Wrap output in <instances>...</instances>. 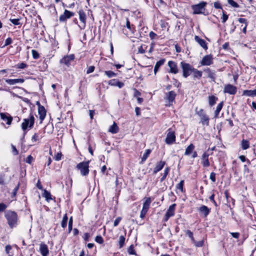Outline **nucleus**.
Instances as JSON below:
<instances>
[{"instance_id":"1","label":"nucleus","mask_w":256,"mask_h":256,"mask_svg":"<svg viewBox=\"0 0 256 256\" xmlns=\"http://www.w3.org/2000/svg\"><path fill=\"white\" fill-rule=\"evenodd\" d=\"M5 217L8 221V224L10 228L16 226L18 222V215L13 211H8L5 214Z\"/></svg>"},{"instance_id":"2","label":"nucleus","mask_w":256,"mask_h":256,"mask_svg":"<svg viewBox=\"0 0 256 256\" xmlns=\"http://www.w3.org/2000/svg\"><path fill=\"white\" fill-rule=\"evenodd\" d=\"M196 114L200 118V123H201L202 126H209V116L206 114L203 109H200L199 110L196 111Z\"/></svg>"},{"instance_id":"3","label":"nucleus","mask_w":256,"mask_h":256,"mask_svg":"<svg viewBox=\"0 0 256 256\" xmlns=\"http://www.w3.org/2000/svg\"><path fill=\"white\" fill-rule=\"evenodd\" d=\"M207 3L204 2L192 6V8L193 10L194 14H204L206 10L205 7Z\"/></svg>"},{"instance_id":"4","label":"nucleus","mask_w":256,"mask_h":256,"mask_svg":"<svg viewBox=\"0 0 256 256\" xmlns=\"http://www.w3.org/2000/svg\"><path fill=\"white\" fill-rule=\"evenodd\" d=\"M34 118L32 114H30L29 118H24V122L22 124V128L24 131H25L28 127L32 128L34 124Z\"/></svg>"},{"instance_id":"5","label":"nucleus","mask_w":256,"mask_h":256,"mask_svg":"<svg viewBox=\"0 0 256 256\" xmlns=\"http://www.w3.org/2000/svg\"><path fill=\"white\" fill-rule=\"evenodd\" d=\"M88 162H83L76 166V168L80 170V174L83 176H87L89 173Z\"/></svg>"},{"instance_id":"6","label":"nucleus","mask_w":256,"mask_h":256,"mask_svg":"<svg viewBox=\"0 0 256 256\" xmlns=\"http://www.w3.org/2000/svg\"><path fill=\"white\" fill-rule=\"evenodd\" d=\"M180 65L183 71V76L184 78H187L190 75L194 68L189 64L186 63L184 62H182Z\"/></svg>"},{"instance_id":"7","label":"nucleus","mask_w":256,"mask_h":256,"mask_svg":"<svg viewBox=\"0 0 256 256\" xmlns=\"http://www.w3.org/2000/svg\"><path fill=\"white\" fill-rule=\"evenodd\" d=\"M176 140V136L174 132L172 130V128H169L168 130L166 137L165 142L168 144H171L174 143Z\"/></svg>"},{"instance_id":"8","label":"nucleus","mask_w":256,"mask_h":256,"mask_svg":"<svg viewBox=\"0 0 256 256\" xmlns=\"http://www.w3.org/2000/svg\"><path fill=\"white\" fill-rule=\"evenodd\" d=\"M213 64V57L212 54H208L205 56L202 60L200 62V64L202 66H210Z\"/></svg>"},{"instance_id":"9","label":"nucleus","mask_w":256,"mask_h":256,"mask_svg":"<svg viewBox=\"0 0 256 256\" xmlns=\"http://www.w3.org/2000/svg\"><path fill=\"white\" fill-rule=\"evenodd\" d=\"M74 58L75 56L74 54H72L66 56H64L62 60H60V63L64 64L67 66H69L71 62L74 61Z\"/></svg>"},{"instance_id":"10","label":"nucleus","mask_w":256,"mask_h":256,"mask_svg":"<svg viewBox=\"0 0 256 256\" xmlns=\"http://www.w3.org/2000/svg\"><path fill=\"white\" fill-rule=\"evenodd\" d=\"M236 88L230 84H226L224 88V92L230 94H235L236 92Z\"/></svg>"},{"instance_id":"11","label":"nucleus","mask_w":256,"mask_h":256,"mask_svg":"<svg viewBox=\"0 0 256 256\" xmlns=\"http://www.w3.org/2000/svg\"><path fill=\"white\" fill-rule=\"evenodd\" d=\"M74 16V13L70 12L68 10H66L60 16V22H64L68 19L70 18L71 17Z\"/></svg>"},{"instance_id":"12","label":"nucleus","mask_w":256,"mask_h":256,"mask_svg":"<svg viewBox=\"0 0 256 256\" xmlns=\"http://www.w3.org/2000/svg\"><path fill=\"white\" fill-rule=\"evenodd\" d=\"M0 118L6 122L8 125H10L12 120V117L8 113H0Z\"/></svg>"},{"instance_id":"13","label":"nucleus","mask_w":256,"mask_h":256,"mask_svg":"<svg viewBox=\"0 0 256 256\" xmlns=\"http://www.w3.org/2000/svg\"><path fill=\"white\" fill-rule=\"evenodd\" d=\"M80 20L82 22V26H80L81 29H84L86 26V15L82 10H80L78 12Z\"/></svg>"},{"instance_id":"14","label":"nucleus","mask_w":256,"mask_h":256,"mask_svg":"<svg viewBox=\"0 0 256 256\" xmlns=\"http://www.w3.org/2000/svg\"><path fill=\"white\" fill-rule=\"evenodd\" d=\"M210 154L208 152H204L202 157V164L204 167H208L210 166V164L208 160V156Z\"/></svg>"},{"instance_id":"15","label":"nucleus","mask_w":256,"mask_h":256,"mask_svg":"<svg viewBox=\"0 0 256 256\" xmlns=\"http://www.w3.org/2000/svg\"><path fill=\"white\" fill-rule=\"evenodd\" d=\"M40 252L42 256H48L49 254V250L46 244L41 243L40 245Z\"/></svg>"},{"instance_id":"16","label":"nucleus","mask_w":256,"mask_h":256,"mask_svg":"<svg viewBox=\"0 0 256 256\" xmlns=\"http://www.w3.org/2000/svg\"><path fill=\"white\" fill-rule=\"evenodd\" d=\"M194 40L204 50H207L208 48L207 44L206 41L201 38L198 36H194Z\"/></svg>"},{"instance_id":"17","label":"nucleus","mask_w":256,"mask_h":256,"mask_svg":"<svg viewBox=\"0 0 256 256\" xmlns=\"http://www.w3.org/2000/svg\"><path fill=\"white\" fill-rule=\"evenodd\" d=\"M168 66L170 68V72L176 74L178 72L176 64L174 61H169Z\"/></svg>"},{"instance_id":"18","label":"nucleus","mask_w":256,"mask_h":256,"mask_svg":"<svg viewBox=\"0 0 256 256\" xmlns=\"http://www.w3.org/2000/svg\"><path fill=\"white\" fill-rule=\"evenodd\" d=\"M38 114L40 115V123L42 122L46 116V110L43 106H40L38 109Z\"/></svg>"},{"instance_id":"19","label":"nucleus","mask_w":256,"mask_h":256,"mask_svg":"<svg viewBox=\"0 0 256 256\" xmlns=\"http://www.w3.org/2000/svg\"><path fill=\"white\" fill-rule=\"evenodd\" d=\"M165 164L166 162L164 161L161 160L157 162L154 170V174H156L158 172L161 170Z\"/></svg>"},{"instance_id":"20","label":"nucleus","mask_w":256,"mask_h":256,"mask_svg":"<svg viewBox=\"0 0 256 256\" xmlns=\"http://www.w3.org/2000/svg\"><path fill=\"white\" fill-rule=\"evenodd\" d=\"M24 80L23 78L6 79V82L10 85H14L18 83H23Z\"/></svg>"},{"instance_id":"21","label":"nucleus","mask_w":256,"mask_h":256,"mask_svg":"<svg viewBox=\"0 0 256 256\" xmlns=\"http://www.w3.org/2000/svg\"><path fill=\"white\" fill-rule=\"evenodd\" d=\"M204 72L207 74V76L212 81L214 82L216 78L215 72L210 70L209 68L204 70Z\"/></svg>"},{"instance_id":"22","label":"nucleus","mask_w":256,"mask_h":256,"mask_svg":"<svg viewBox=\"0 0 256 256\" xmlns=\"http://www.w3.org/2000/svg\"><path fill=\"white\" fill-rule=\"evenodd\" d=\"M167 100H168L170 104V103L172 102L175 99V98L176 96V94L174 91H170L167 94Z\"/></svg>"},{"instance_id":"23","label":"nucleus","mask_w":256,"mask_h":256,"mask_svg":"<svg viewBox=\"0 0 256 256\" xmlns=\"http://www.w3.org/2000/svg\"><path fill=\"white\" fill-rule=\"evenodd\" d=\"M242 95L248 96H256V88L253 90H244L242 92Z\"/></svg>"},{"instance_id":"24","label":"nucleus","mask_w":256,"mask_h":256,"mask_svg":"<svg viewBox=\"0 0 256 256\" xmlns=\"http://www.w3.org/2000/svg\"><path fill=\"white\" fill-rule=\"evenodd\" d=\"M109 84L112 86H118L119 88H122L124 86L123 82L118 81L114 79L110 80L109 82Z\"/></svg>"},{"instance_id":"25","label":"nucleus","mask_w":256,"mask_h":256,"mask_svg":"<svg viewBox=\"0 0 256 256\" xmlns=\"http://www.w3.org/2000/svg\"><path fill=\"white\" fill-rule=\"evenodd\" d=\"M210 209L206 206H202L199 208V211L203 214L204 216H206L210 212Z\"/></svg>"},{"instance_id":"26","label":"nucleus","mask_w":256,"mask_h":256,"mask_svg":"<svg viewBox=\"0 0 256 256\" xmlns=\"http://www.w3.org/2000/svg\"><path fill=\"white\" fill-rule=\"evenodd\" d=\"M152 202L151 198H146L145 201L143 204L142 208V210L148 211L150 203Z\"/></svg>"},{"instance_id":"27","label":"nucleus","mask_w":256,"mask_h":256,"mask_svg":"<svg viewBox=\"0 0 256 256\" xmlns=\"http://www.w3.org/2000/svg\"><path fill=\"white\" fill-rule=\"evenodd\" d=\"M166 60L165 59H162L159 61L157 62L154 68V73L156 74V72H158L159 68L164 64Z\"/></svg>"},{"instance_id":"28","label":"nucleus","mask_w":256,"mask_h":256,"mask_svg":"<svg viewBox=\"0 0 256 256\" xmlns=\"http://www.w3.org/2000/svg\"><path fill=\"white\" fill-rule=\"evenodd\" d=\"M176 204H174L170 206L167 210L166 214L170 216H172L174 214V211L176 209Z\"/></svg>"},{"instance_id":"29","label":"nucleus","mask_w":256,"mask_h":256,"mask_svg":"<svg viewBox=\"0 0 256 256\" xmlns=\"http://www.w3.org/2000/svg\"><path fill=\"white\" fill-rule=\"evenodd\" d=\"M194 146L192 144H190L186 149L184 155L189 156L192 154L194 149Z\"/></svg>"},{"instance_id":"30","label":"nucleus","mask_w":256,"mask_h":256,"mask_svg":"<svg viewBox=\"0 0 256 256\" xmlns=\"http://www.w3.org/2000/svg\"><path fill=\"white\" fill-rule=\"evenodd\" d=\"M224 106V102H221L220 103L218 104V105L216 106V110L214 112V118H217L218 117V115L220 114V111L222 109Z\"/></svg>"},{"instance_id":"31","label":"nucleus","mask_w":256,"mask_h":256,"mask_svg":"<svg viewBox=\"0 0 256 256\" xmlns=\"http://www.w3.org/2000/svg\"><path fill=\"white\" fill-rule=\"evenodd\" d=\"M118 131V127L117 126L116 124L114 122L113 124L110 126L109 128L108 132L112 134H116Z\"/></svg>"},{"instance_id":"32","label":"nucleus","mask_w":256,"mask_h":256,"mask_svg":"<svg viewBox=\"0 0 256 256\" xmlns=\"http://www.w3.org/2000/svg\"><path fill=\"white\" fill-rule=\"evenodd\" d=\"M218 98L214 96H208V103L210 106H212L216 104Z\"/></svg>"},{"instance_id":"33","label":"nucleus","mask_w":256,"mask_h":256,"mask_svg":"<svg viewBox=\"0 0 256 256\" xmlns=\"http://www.w3.org/2000/svg\"><path fill=\"white\" fill-rule=\"evenodd\" d=\"M241 146L242 150H247L250 148V142L248 140H242L241 142Z\"/></svg>"},{"instance_id":"34","label":"nucleus","mask_w":256,"mask_h":256,"mask_svg":"<svg viewBox=\"0 0 256 256\" xmlns=\"http://www.w3.org/2000/svg\"><path fill=\"white\" fill-rule=\"evenodd\" d=\"M192 72H194V77L200 79L202 76V72L196 68H193Z\"/></svg>"},{"instance_id":"35","label":"nucleus","mask_w":256,"mask_h":256,"mask_svg":"<svg viewBox=\"0 0 256 256\" xmlns=\"http://www.w3.org/2000/svg\"><path fill=\"white\" fill-rule=\"evenodd\" d=\"M40 138V136L38 133H35L32 138L31 142L34 144L36 142H38Z\"/></svg>"},{"instance_id":"36","label":"nucleus","mask_w":256,"mask_h":256,"mask_svg":"<svg viewBox=\"0 0 256 256\" xmlns=\"http://www.w3.org/2000/svg\"><path fill=\"white\" fill-rule=\"evenodd\" d=\"M151 150L150 149H148L146 150L145 153L143 154L142 157V163H143L146 160Z\"/></svg>"},{"instance_id":"37","label":"nucleus","mask_w":256,"mask_h":256,"mask_svg":"<svg viewBox=\"0 0 256 256\" xmlns=\"http://www.w3.org/2000/svg\"><path fill=\"white\" fill-rule=\"evenodd\" d=\"M184 180H182L176 186V190H178L180 192H183L184 190Z\"/></svg>"},{"instance_id":"38","label":"nucleus","mask_w":256,"mask_h":256,"mask_svg":"<svg viewBox=\"0 0 256 256\" xmlns=\"http://www.w3.org/2000/svg\"><path fill=\"white\" fill-rule=\"evenodd\" d=\"M170 168L168 167H166V168H165L164 170V172L163 174V176H162L161 178H160V182H162L164 180L166 179V177L168 175V173H169V172H170Z\"/></svg>"},{"instance_id":"39","label":"nucleus","mask_w":256,"mask_h":256,"mask_svg":"<svg viewBox=\"0 0 256 256\" xmlns=\"http://www.w3.org/2000/svg\"><path fill=\"white\" fill-rule=\"evenodd\" d=\"M42 196L46 198V200L48 202L50 201V200H52V196H51L50 192L46 190H44V191L42 194Z\"/></svg>"},{"instance_id":"40","label":"nucleus","mask_w":256,"mask_h":256,"mask_svg":"<svg viewBox=\"0 0 256 256\" xmlns=\"http://www.w3.org/2000/svg\"><path fill=\"white\" fill-rule=\"evenodd\" d=\"M124 242H125V238L123 236H121L119 238V240H118V244H119V248H122L124 246Z\"/></svg>"},{"instance_id":"41","label":"nucleus","mask_w":256,"mask_h":256,"mask_svg":"<svg viewBox=\"0 0 256 256\" xmlns=\"http://www.w3.org/2000/svg\"><path fill=\"white\" fill-rule=\"evenodd\" d=\"M228 2L233 8H238L239 7V5L234 0H228Z\"/></svg>"},{"instance_id":"42","label":"nucleus","mask_w":256,"mask_h":256,"mask_svg":"<svg viewBox=\"0 0 256 256\" xmlns=\"http://www.w3.org/2000/svg\"><path fill=\"white\" fill-rule=\"evenodd\" d=\"M186 234L191 239L192 242H194V239L193 236V233L190 230H186Z\"/></svg>"},{"instance_id":"43","label":"nucleus","mask_w":256,"mask_h":256,"mask_svg":"<svg viewBox=\"0 0 256 256\" xmlns=\"http://www.w3.org/2000/svg\"><path fill=\"white\" fill-rule=\"evenodd\" d=\"M104 73L108 78H112L116 76V74L111 70L105 71Z\"/></svg>"},{"instance_id":"44","label":"nucleus","mask_w":256,"mask_h":256,"mask_svg":"<svg viewBox=\"0 0 256 256\" xmlns=\"http://www.w3.org/2000/svg\"><path fill=\"white\" fill-rule=\"evenodd\" d=\"M95 241L100 244L104 242L103 238L100 236H97L95 238Z\"/></svg>"},{"instance_id":"45","label":"nucleus","mask_w":256,"mask_h":256,"mask_svg":"<svg viewBox=\"0 0 256 256\" xmlns=\"http://www.w3.org/2000/svg\"><path fill=\"white\" fill-rule=\"evenodd\" d=\"M32 57L34 59H38L40 57V55L38 53L34 50H32Z\"/></svg>"},{"instance_id":"46","label":"nucleus","mask_w":256,"mask_h":256,"mask_svg":"<svg viewBox=\"0 0 256 256\" xmlns=\"http://www.w3.org/2000/svg\"><path fill=\"white\" fill-rule=\"evenodd\" d=\"M228 16L222 10V22L224 23L228 19Z\"/></svg>"},{"instance_id":"47","label":"nucleus","mask_w":256,"mask_h":256,"mask_svg":"<svg viewBox=\"0 0 256 256\" xmlns=\"http://www.w3.org/2000/svg\"><path fill=\"white\" fill-rule=\"evenodd\" d=\"M10 21L14 25H19V24H20V19L19 18L10 19Z\"/></svg>"},{"instance_id":"48","label":"nucleus","mask_w":256,"mask_h":256,"mask_svg":"<svg viewBox=\"0 0 256 256\" xmlns=\"http://www.w3.org/2000/svg\"><path fill=\"white\" fill-rule=\"evenodd\" d=\"M193 242L194 243V244L197 247H201V246H203V245L204 244V240H200V241H198V242H196L194 240V242Z\"/></svg>"},{"instance_id":"49","label":"nucleus","mask_w":256,"mask_h":256,"mask_svg":"<svg viewBox=\"0 0 256 256\" xmlns=\"http://www.w3.org/2000/svg\"><path fill=\"white\" fill-rule=\"evenodd\" d=\"M26 66H27V65L24 62H22L20 64H18L16 66V67L17 68H21V69H24V68H26Z\"/></svg>"},{"instance_id":"50","label":"nucleus","mask_w":256,"mask_h":256,"mask_svg":"<svg viewBox=\"0 0 256 256\" xmlns=\"http://www.w3.org/2000/svg\"><path fill=\"white\" fill-rule=\"evenodd\" d=\"M214 6L216 9H222L221 4L218 2H216L214 3Z\"/></svg>"},{"instance_id":"51","label":"nucleus","mask_w":256,"mask_h":256,"mask_svg":"<svg viewBox=\"0 0 256 256\" xmlns=\"http://www.w3.org/2000/svg\"><path fill=\"white\" fill-rule=\"evenodd\" d=\"M19 184H18L15 188H14L13 190V192H12V197H15L16 195V193H17V192L18 190V188H19Z\"/></svg>"},{"instance_id":"52","label":"nucleus","mask_w":256,"mask_h":256,"mask_svg":"<svg viewBox=\"0 0 256 256\" xmlns=\"http://www.w3.org/2000/svg\"><path fill=\"white\" fill-rule=\"evenodd\" d=\"M7 208V206L4 203H0V212H4Z\"/></svg>"},{"instance_id":"53","label":"nucleus","mask_w":256,"mask_h":256,"mask_svg":"<svg viewBox=\"0 0 256 256\" xmlns=\"http://www.w3.org/2000/svg\"><path fill=\"white\" fill-rule=\"evenodd\" d=\"M72 217H71L70 218L69 222H68V230H69V232H70V231L72 230Z\"/></svg>"},{"instance_id":"54","label":"nucleus","mask_w":256,"mask_h":256,"mask_svg":"<svg viewBox=\"0 0 256 256\" xmlns=\"http://www.w3.org/2000/svg\"><path fill=\"white\" fill-rule=\"evenodd\" d=\"M210 178L212 182H216V174L214 172H212L210 173Z\"/></svg>"},{"instance_id":"55","label":"nucleus","mask_w":256,"mask_h":256,"mask_svg":"<svg viewBox=\"0 0 256 256\" xmlns=\"http://www.w3.org/2000/svg\"><path fill=\"white\" fill-rule=\"evenodd\" d=\"M94 68H95L93 66H89L86 70V73L88 74H89L92 72L94 71Z\"/></svg>"},{"instance_id":"56","label":"nucleus","mask_w":256,"mask_h":256,"mask_svg":"<svg viewBox=\"0 0 256 256\" xmlns=\"http://www.w3.org/2000/svg\"><path fill=\"white\" fill-rule=\"evenodd\" d=\"M214 194H212V195L210 196V198H210V200H211V201L213 202V204H214V206H218V204H216V202L215 201V200H214Z\"/></svg>"},{"instance_id":"57","label":"nucleus","mask_w":256,"mask_h":256,"mask_svg":"<svg viewBox=\"0 0 256 256\" xmlns=\"http://www.w3.org/2000/svg\"><path fill=\"white\" fill-rule=\"evenodd\" d=\"M122 220V218L121 217H118L115 220H114V226H118V224L120 223V222Z\"/></svg>"},{"instance_id":"58","label":"nucleus","mask_w":256,"mask_h":256,"mask_svg":"<svg viewBox=\"0 0 256 256\" xmlns=\"http://www.w3.org/2000/svg\"><path fill=\"white\" fill-rule=\"evenodd\" d=\"M128 252L130 254H135V252H134V247H133V246L132 245H131L128 249Z\"/></svg>"},{"instance_id":"59","label":"nucleus","mask_w":256,"mask_h":256,"mask_svg":"<svg viewBox=\"0 0 256 256\" xmlns=\"http://www.w3.org/2000/svg\"><path fill=\"white\" fill-rule=\"evenodd\" d=\"M12 152L13 153V154L14 155H18V150H16V148L15 146H14V145H12Z\"/></svg>"},{"instance_id":"60","label":"nucleus","mask_w":256,"mask_h":256,"mask_svg":"<svg viewBox=\"0 0 256 256\" xmlns=\"http://www.w3.org/2000/svg\"><path fill=\"white\" fill-rule=\"evenodd\" d=\"M147 212H148V211H146V210H142L140 212V218H144L145 217L146 214Z\"/></svg>"},{"instance_id":"61","label":"nucleus","mask_w":256,"mask_h":256,"mask_svg":"<svg viewBox=\"0 0 256 256\" xmlns=\"http://www.w3.org/2000/svg\"><path fill=\"white\" fill-rule=\"evenodd\" d=\"M238 21L240 22V23H244L245 24V25H246V26H248V22H247V20L245 18H239L238 19Z\"/></svg>"},{"instance_id":"62","label":"nucleus","mask_w":256,"mask_h":256,"mask_svg":"<svg viewBox=\"0 0 256 256\" xmlns=\"http://www.w3.org/2000/svg\"><path fill=\"white\" fill-rule=\"evenodd\" d=\"M12 42V40L11 39V38H8L6 39V40L5 41L4 46H8V45L10 44Z\"/></svg>"},{"instance_id":"63","label":"nucleus","mask_w":256,"mask_h":256,"mask_svg":"<svg viewBox=\"0 0 256 256\" xmlns=\"http://www.w3.org/2000/svg\"><path fill=\"white\" fill-rule=\"evenodd\" d=\"M156 34H155L154 32H150V34H149V36H150V38L152 39V40H154L156 36Z\"/></svg>"},{"instance_id":"64","label":"nucleus","mask_w":256,"mask_h":256,"mask_svg":"<svg viewBox=\"0 0 256 256\" xmlns=\"http://www.w3.org/2000/svg\"><path fill=\"white\" fill-rule=\"evenodd\" d=\"M32 160H33L32 157L30 155L26 158V162L30 164H31Z\"/></svg>"}]
</instances>
